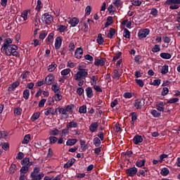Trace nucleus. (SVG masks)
Masks as SVG:
<instances>
[{
    "instance_id": "12",
    "label": "nucleus",
    "mask_w": 180,
    "mask_h": 180,
    "mask_svg": "<svg viewBox=\"0 0 180 180\" xmlns=\"http://www.w3.org/2000/svg\"><path fill=\"white\" fill-rule=\"evenodd\" d=\"M98 122H93L90 124L89 126V130L91 133H95V131H96V130H98Z\"/></svg>"
},
{
    "instance_id": "13",
    "label": "nucleus",
    "mask_w": 180,
    "mask_h": 180,
    "mask_svg": "<svg viewBox=\"0 0 180 180\" xmlns=\"http://www.w3.org/2000/svg\"><path fill=\"white\" fill-rule=\"evenodd\" d=\"M82 54H84V51L82 48H77L75 52V56L77 58L79 59L82 57Z\"/></svg>"
},
{
    "instance_id": "2",
    "label": "nucleus",
    "mask_w": 180,
    "mask_h": 180,
    "mask_svg": "<svg viewBox=\"0 0 180 180\" xmlns=\"http://www.w3.org/2000/svg\"><path fill=\"white\" fill-rule=\"evenodd\" d=\"M88 75V71L86 69H79V71L77 74L75 75L74 79L75 81H81V79H84Z\"/></svg>"
},
{
    "instance_id": "29",
    "label": "nucleus",
    "mask_w": 180,
    "mask_h": 180,
    "mask_svg": "<svg viewBox=\"0 0 180 180\" xmlns=\"http://www.w3.org/2000/svg\"><path fill=\"white\" fill-rule=\"evenodd\" d=\"M39 117H40V112H37L33 114V115L31 117V120L32 122H36V120H37V119H39Z\"/></svg>"
},
{
    "instance_id": "64",
    "label": "nucleus",
    "mask_w": 180,
    "mask_h": 180,
    "mask_svg": "<svg viewBox=\"0 0 180 180\" xmlns=\"http://www.w3.org/2000/svg\"><path fill=\"white\" fill-rule=\"evenodd\" d=\"M133 96V94H131V93L130 92H127L124 94V98H126V99L127 98H130Z\"/></svg>"
},
{
    "instance_id": "59",
    "label": "nucleus",
    "mask_w": 180,
    "mask_h": 180,
    "mask_svg": "<svg viewBox=\"0 0 180 180\" xmlns=\"http://www.w3.org/2000/svg\"><path fill=\"white\" fill-rule=\"evenodd\" d=\"M120 56H122V52H118L115 56L113 57L112 61H116V60H119L120 58Z\"/></svg>"
},
{
    "instance_id": "18",
    "label": "nucleus",
    "mask_w": 180,
    "mask_h": 180,
    "mask_svg": "<svg viewBox=\"0 0 180 180\" xmlns=\"http://www.w3.org/2000/svg\"><path fill=\"white\" fill-rule=\"evenodd\" d=\"M74 162H75V159L72 158L70 160L67 162L66 164L64 165V168H70V167H72L74 165Z\"/></svg>"
},
{
    "instance_id": "44",
    "label": "nucleus",
    "mask_w": 180,
    "mask_h": 180,
    "mask_svg": "<svg viewBox=\"0 0 180 180\" xmlns=\"http://www.w3.org/2000/svg\"><path fill=\"white\" fill-rule=\"evenodd\" d=\"M161 74H167L168 72V65H165L162 67L160 70Z\"/></svg>"
},
{
    "instance_id": "46",
    "label": "nucleus",
    "mask_w": 180,
    "mask_h": 180,
    "mask_svg": "<svg viewBox=\"0 0 180 180\" xmlns=\"http://www.w3.org/2000/svg\"><path fill=\"white\" fill-rule=\"evenodd\" d=\"M70 72H71V69L67 68L61 71V75H63V76L68 75Z\"/></svg>"
},
{
    "instance_id": "51",
    "label": "nucleus",
    "mask_w": 180,
    "mask_h": 180,
    "mask_svg": "<svg viewBox=\"0 0 180 180\" xmlns=\"http://www.w3.org/2000/svg\"><path fill=\"white\" fill-rule=\"evenodd\" d=\"M1 147L3 150H5V151H7L9 149V143H2Z\"/></svg>"
},
{
    "instance_id": "6",
    "label": "nucleus",
    "mask_w": 180,
    "mask_h": 180,
    "mask_svg": "<svg viewBox=\"0 0 180 180\" xmlns=\"http://www.w3.org/2000/svg\"><path fill=\"white\" fill-rule=\"evenodd\" d=\"M148 34H150V30L148 29L141 30L138 33L139 39H146Z\"/></svg>"
},
{
    "instance_id": "55",
    "label": "nucleus",
    "mask_w": 180,
    "mask_h": 180,
    "mask_svg": "<svg viewBox=\"0 0 180 180\" xmlns=\"http://www.w3.org/2000/svg\"><path fill=\"white\" fill-rule=\"evenodd\" d=\"M122 4H123V2H122V0H115L113 1V4L117 6V8H119V6L122 5Z\"/></svg>"
},
{
    "instance_id": "21",
    "label": "nucleus",
    "mask_w": 180,
    "mask_h": 180,
    "mask_svg": "<svg viewBox=\"0 0 180 180\" xmlns=\"http://www.w3.org/2000/svg\"><path fill=\"white\" fill-rule=\"evenodd\" d=\"M167 5H180V0H167L166 1Z\"/></svg>"
},
{
    "instance_id": "4",
    "label": "nucleus",
    "mask_w": 180,
    "mask_h": 180,
    "mask_svg": "<svg viewBox=\"0 0 180 180\" xmlns=\"http://www.w3.org/2000/svg\"><path fill=\"white\" fill-rule=\"evenodd\" d=\"M41 20L43 23H46V25H51V22H53V16L51 15L46 13L42 15Z\"/></svg>"
},
{
    "instance_id": "15",
    "label": "nucleus",
    "mask_w": 180,
    "mask_h": 180,
    "mask_svg": "<svg viewBox=\"0 0 180 180\" xmlns=\"http://www.w3.org/2000/svg\"><path fill=\"white\" fill-rule=\"evenodd\" d=\"M66 127L67 129H77V127H78V123L74 121H71L70 122L67 124Z\"/></svg>"
},
{
    "instance_id": "42",
    "label": "nucleus",
    "mask_w": 180,
    "mask_h": 180,
    "mask_svg": "<svg viewBox=\"0 0 180 180\" xmlns=\"http://www.w3.org/2000/svg\"><path fill=\"white\" fill-rule=\"evenodd\" d=\"M123 36L126 39H130V31H129V30H127V28H124Z\"/></svg>"
},
{
    "instance_id": "20",
    "label": "nucleus",
    "mask_w": 180,
    "mask_h": 180,
    "mask_svg": "<svg viewBox=\"0 0 180 180\" xmlns=\"http://www.w3.org/2000/svg\"><path fill=\"white\" fill-rule=\"evenodd\" d=\"M86 94L87 98H92V96H94V93L92 92V88L87 87L86 89Z\"/></svg>"
},
{
    "instance_id": "11",
    "label": "nucleus",
    "mask_w": 180,
    "mask_h": 180,
    "mask_svg": "<svg viewBox=\"0 0 180 180\" xmlns=\"http://www.w3.org/2000/svg\"><path fill=\"white\" fill-rule=\"evenodd\" d=\"M20 82L18 81L14 82L8 89L9 92H12L15 91V88H18L20 85Z\"/></svg>"
},
{
    "instance_id": "39",
    "label": "nucleus",
    "mask_w": 180,
    "mask_h": 180,
    "mask_svg": "<svg viewBox=\"0 0 180 180\" xmlns=\"http://www.w3.org/2000/svg\"><path fill=\"white\" fill-rule=\"evenodd\" d=\"M30 134H27L25 136L24 139L22 141V144H27L29 141H30Z\"/></svg>"
},
{
    "instance_id": "1",
    "label": "nucleus",
    "mask_w": 180,
    "mask_h": 180,
    "mask_svg": "<svg viewBox=\"0 0 180 180\" xmlns=\"http://www.w3.org/2000/svg\"><path fill=\"white\" fill-rule=\"evenodd\" d=\"M40 169L38 167H35L34 171L31 173V180H41V178L44 176V174L39 173Z\"/></svg>"
},
{
    "instance_id": "30",
    "label": "nucleus",
    "mask_w": 180,
    "mask_h": 180,
    "mask_svg": "<svg viewBox=\"0 0 180 180\" xmlns=\"http://www.w3.org/2000/svg\"><path fill=\"white\" fill-rule=\"evenodd\" d=\"M56 68H57V64H56L55 63H52L51 65L49 66L48 71L49 72H53V71H54Z\"/></svg>"
},
{
    "instance_id": "19",
    "label": "nucleus",
    "mask_w": 180,
    "mask_h": 180,
    "mask_svg": "<svg viewBox=\"0 0 180 180\" xmlns=\"http://www.w3.org/2000/svg\"><path fill=\"white\" fill-rule=\"evenodd\" d=\"M79 23V20H78V18H73L70 20V24L71 25V26H72L73 27L77 26V24Z\"/></svg>"
},
{
    "instance_id": "5",
    "label": "nucleus",
    "mask_w": 180,
    "mask_h": 180,
    "mask_svg": "<svg viewBox=\"0 0 180 180\" xmlns=\"http://www.w3.org/2000/svg\"><path fill=\"white\" fill-rule=\"evenodd\" d=\"M13 50L14 51L18 50V46L11 44V45L6 46V56H12V53L13 52Z\"/></svg>"
},
{
    "instance_id": "14",
    "label": "nucleus",
    "mask_w": 180,
    "mask_h": 180,
    "mask_svg": "<svg viewBox=\"0 0 180 180\" xmlns=\"http://www.w3.org/2000/svg\"><path fill=\"white\" fill-rule=\"evenodd\" d=\"M21 164L25 167H30L32 165V162H30V159L29 158H25L22 161Z\"/></svg>"
},
{
    "instance_id": "28",
    "label": "nucleus",
    "mask_w": 180,
    "mask_h": 180,
    "mask_svg": "<svg viewBox=\"0 0 180 180\" xmlns=\"http://www.w3.org/2000/svg\"><path fill=\"white\" fill-rule=\"evenodd\" d=\"M156 108L158 109V110H159L160 112H164L165 110V108H164V103L163 102H160L159 104L156 105Z\"/></svg>"
},
{
    "instance_id": "17",
    "label": "nucleus",
    "mask_w": 180,
    "mask_h": 180,
    "mask_svg": "<svg viewBox=\"0 0 180 180\" xmlns=\"http://www.w3.org/2000/svg\"><path fill=\"white\" fill-rule=\"evenodd\" d=\"M44 115L49 116V115H56V112H54V108H48L45 109Z\"/></svg>"
},
{
    "instance_id": "50",
    "label": "nucleus",
    "mask_w": 180,
    "mask_h": 180,
    "mask_svg": "<svg viewBox=\"0 0 180 180\" xmlns=\"http://www.w3.org/2000/svg\"><path fill=\"white\" fill-rule=\"evenodd\" d=\"M57 140H58V139H57V137H56V136H50L49 137V141H50L51 144H54V143H57Z\"/></svg>"
},
{
    "instance_id": "33",
    "label": "nucleus",
    "mask_w": 180,
    "mask_h": 180,
    "mask_svg": "<svg viewBox=\"0 0 180 180\" xmlns=\"http://www.w3.org/2000/svg\"><path fill=\"white\" fill-rule=\"evenodd\" d=\"M53 37H54V33L51 32L49 34V36L46 39L47 44H50V43H51V41H53Z\"/></svg>"
},
{
    "instance_id": "25",
    "label": "nucleus",
    "mask_w": 180,
    "mask_h": 180,
    "mask_svg": "<svg viewBox=\"0 0 180 180\" xmlns=\"http://www.w3.org/2000/svg\"><path fill=\"white\" fill-rule=\"evenodd\" d=\"M115 34H116V31L115 30V29L110 28L109 30V33L107 35V37H108V39H112Z\"/></svg>"
},
{
    "instance_id": "41",
    "label": "nucleus",
    "mask_w": 180,
    "mask_h": 180,
    "mask_svg": "<svg viewBox=\"0 0 180 180\" xmlns=\"http://www.w3.org/2000/svg\"><path fill=\"white\" fill-rule=\"evenodd\" d=\"M160 174L163 176H167V175L169 174V170L167 168H163L162 169Z\"/></svg>"
},
{
    "instance_id": "57",
    "label": "nucleus",
    "mask_w": 180,
    "mask_h": 180,
    "mask_svg": "<svg viewBox=\"0 0 180 180\" xmlns=\"http://www.w3.org/2000/svg\"><path fill=\"white\" fill-rule=\"evenodd\" d=\"M160 50V45H155L154 47L152 49L153 53H158Z\"/></svg>"
},
{
    "instance_id": "37",
    "label": "nucleus",
    "mask_w": 180,
    "mask_h": 180,
    "mask_svg": "<svg viewBox=\"0 0 180 180\" xmlns=\"http://www.w3.org/2000/svg\"><path fill=\"white\" fill-rule=\"evenodd\" d=\"M113 79H119L120 78V74L119 73V70H115L112 75Z\"/></svg>"
},
{
    "instance_id": "58",
    "label": "nucleus",
    "mask_w": 180,
    "mask_h": 180,
    "mask_svg": "<svg viewBox=\"0 0 180 180\" xmlns=\"http://www.w3.org/2000/svg\"><path fill=\"white\" fill-rule=\"evenodd\" d=\"M168 92H169V90L168 89V88L167 87L163 88L162 91V96H165V95H167Z\"/></svg>"
},
{
    "instance_id": "61",
    "label": "nucleus",
    "mask_w": 180,
    "mask_h": 180,
    "mask_svg": "<svg viewBox=\"0 0 180 180\" xmlns=\"http://www.w3.org/2000/svg\"><path fill=\"white\" fill-rule=\"evenodd\" d=\"M50 133L52 136H58V134L60 133V131H58V129H55L51 131Z\"/></svg>"
},
{
    "instance_id": "54",
    "label": "nucleus",
    "mask_w": 180,
    "mask_h": 180,
    "mask_svg": "<svg viewBox=\"0 0 180 180\" xmlns=\"http://www.w3.org/2000/svg\"><path fill=\"white\" fill-rule=\"evenodd\" d=\"M57 109H58L59 113H61L62 115H67V110L65 108H58ZM57 109L56 110V112H57Z\"/></svg>"
},
{
    "instance_id": "63",
    "label": "nucleus",
    "mask_w": 180,
    "mask_h": 180,
    "mask_svg": "<svg viewBox=\"0 0 180 180\" xmlns=\"http://www.w3.org/2000/svg\"><path fill=\"white\" fill-rule=\"evenodd\" d=\"M77 94H78V95L79 96H81V95H82V94H84V88L82 87H79L77 89Z\"/></svg>"
},
{
    "instance_id": "32",
    "label": "nucleus",
    "mask_w": 180,
    "mask_h": 180,
    "mask_svg": "<svg viewBox=\"0 0 180 180\" xmlns=\"http://www.w3.org/2000/svg\"><path fill=\"white\" fill-rule=\"evenodd\" d=\"M29 96H30V90L25 89L23 91V98L27 101L29 99Z\"/></svg>"
},
{
    "instance_id": "35",
    "label": "nucleus",
    "mask_w": 180,
    "mask_h": 180,
    "mask_svg": "<svg viewBox=\"0 0 180 180\" xmlns=\"http://www.w3.org/2000/svg\"><path fill=\"white\" fill-rule=\"evenodd\" d=\"M160 57L165 60H169V58H171V54L167 53H160Z\"/></svg>"
},
{
    "instance_id": "56",
    "label": "nucleus",
    "mask_w": 180,
    "mask_h": 180,
    "mask_svg": "<svg viewBox=\"0 0 180 180\" xmlns=\"http://www.w3.org/2000/svg\"><path fill=\"white\" fill-rule=\"evenodd\" d=\"M132 5H134V6H140V5H141V1L134 0L132 1Z\"/></svg>"
},
{
    "instance_id": "31",
    "label": "nucleus",
    "mask_w": 180,
    "mask_h": 180,
    "mask_svg": "<svg viewBox=\"0 0 180 180\" xmlns=\"http://www.w3.org/2000/svg\"><path fill=\"white\" fill-rule=\"evenodd\" d=\"M150 113L153 117H161V113L158 112L157 110H152Z\"/></svg>"
},
{
    "instance_id": "16",
    "label": "nucleus",
    "mask_w": 180,
    "mask_h": 180,
    "mask_svg": "<svg viewBox=\"0 0 180 180\" xmlns=\"http://www.w3.org/2000/svg\"><path fill=\"white\" fill-rule=\"evenodd\" d=\"M133 143H134L135 144H139V143H143V137H141V136H140V135H136L134 137Z\"/></svg>"
},
{
    "instance_id": "8",
    "label": "nucleus",
    "mask_w": 180,
    "mask_h": 180,
    "mask_svg": "<svg viewBox=\"0 0 180 180\" xmlns=\"http://www.w3.org/2000/svg\"><path fill=\"white\" fill-rule=\"evenodd\" d=\"M127 175L128 176H134L137 174V168L136 167H130L126 170Z\"/></svg>"
},
{
    "instance_id": "49",
    "label": "nucleus",
    "mask_w": 180,
    "mask_h": 180,
    "mask_svg": "<svg viewBox=\"0 0 180 180\" xmlns=\"http://www.w3.org/2000/svg\"><path fill=\"white\" fill-rule=\"evenodd\" d=\"M146 172H148V169L147 167H144L143 170H139V175H143V176H146Z\"/></svg>"
},
{
    "instance_id": "52",
    "label": "nucleus",
    "mask_w": 180,
    "mask_h": 180,
    "mask_svg": "<svg viewBox=\"0 0 180 180\" xmlns=\"http://www.w3.org/2000/svg\"><path fill=\"white\" fill-rule=\"evenodd\" d=\"M135 82H136L137 85H139L141 88H143V86H144V82H143V80L136 79H135Z\"/></svg>"
},
{
    "instance_id": "48",
    "label": "nucleus",
    "mask_w": 180,
    "mask_h": 180,
    "mask_svg": "<svg viewBox=\"0 0 180 180\" xmlns=\"http://www.w3.org/2000/svg\"><path fill=\"white\" fill-rule=\"evenodd\" d=\"M10 44H12V39H11V38L6 39L4 45L8 47V46H11Z\"/></svg>"
},
{
    "instance_id": "53",
    "label": "nucleus",
    "mask_w": 180,
    "mask_h": 180,
    "mask_svg": "<svg viewBox=\"0 0 180 180\" xmlns=\"http://www.w3.org/2000/svg\"><path fill=\"white\" fill-rule=\"evenodd\" d=\"M27 15H28V12L27 11H24L22 13H21V17H22L24 20H27Z\"/></svg>"
},
{
    "instance_id": "38",
    "label": "nucleus",
    "mask_w": 180,
    "mask_h": 180,
    "mask_svg": "<svg viewBox=\"0 0 180 180\" xmlns=\"http://www.w3.org/2000/svg\"><path fill=\"white\" fill-rule=\"evenodd\" d=\"M66 29H67V26H65V25H58V32L59 33H64V32H65Z\"/></svg>"
},
{
    "instance_id": "9",
    "label": "nucleus",
    "mask_w": 180,
    "mask_h": 180,
    "mask_svg": "<svg viewBox=\"0 0 180 180\" xmlns=\"http://www.w3.org/2000/svg\"><path fill=\"white\" fill-rule=\"evenodd\" d=\"M54 75L53 74H49L46 78H45V84L47 85H51L54 82Z\"/></svg>"
},
{
    "instance_id": "22",
    "label": "nucleus",
    "mask_w": 180,
    "mask_h": 180,
    "mask_svg": "<svg viewBox=\"0 0 180 180\" xmlns=\"http://www.w3.org/2000/svg\"><path fill=\"white\" fill-rule=\"evenodd\" d=\"M130 116H131V124H134V122H136V120H137V112H131Z\"/></svg>"
},
{
    "instance_id": "40",
    "label": "nucleus",
    "mask_w": 180,
    "mask_h": 180,
    "mask_svg": "<svg viewBox=\"0 0 180 180\" xmlns=\"http://www.w3.org/2000/svg\"><path fill=\"white\" fill-rule=\"evenodd\" d=\"M78 141L77 139H68L66 142L68 146H74Z\"/></svg>"
},
{
    "instance_id": "60",
    "label": "nucleus",
    "mask_w": 180,
    "mask_h": 180,
    "mask_svg": "<svg viewBox=\"0 0 180 180\" xmlns=\"http://www.w3.org/2000/svg\"><path fill=\"white\" fill-rule=\"evenodd\" d=\"M150 15H153V16H157V15H158V11L156 8H152Z\"/></svg>"
},
{
    "instance_id": "7",
    "label": "nucleus",
    "mask_w": 180,
    "mask_h": 180,
    "mask_svg": "<svg viewBox=\"0 0 180 180\" xmlns=\"http://www.w3.org/2000/svg\"><path fill=\"white\" fill-rule=\"evenodd\" d=\"M105 63H106V59L105 58H95L94 65L97 67H103L105 65Z\"/></svg>"
},
{
    "instance_id": "26",
    "label": "nucleus",
    "mask_w": 180,
    "mask_h": 180,
    "mask_svg": "<svg viewBox=\"0 0 180 180\" xmlns=\"http://www.w3.org/2000/svg\"><path fill=\"white\" fill-rule=\"evenodd\" d=\"M54 98L56 102H60V101L63 99V96L61 95V92L55 93Z\"/></svg>"
},
{
    "instance_id": "34",
    "label": "nucleus",
    "mask_w": 180,
    "mask_h": 180,
    "mask_svg": "<svg viewBox=\"0 0 180 180\" xmlns=\"http://www.w3.org/2000/svg\"><path fill=\"white\" fill-rule=\"evenodd\" d=\"M96 41L98 43V44H103V42L105 41L102 37V34H98V37H97V39H96Z\"/></svg>"
},
{
    "instance_id": "23",
    "label": "nucleus",
    "mask_w": 180,
    "mask_h": 180,
    "mask_svg": "<svg viewBox=\"0 0 180 180\" xmlns=\"http://www.w3.org/2000/svg\"><path fill=\"white\" fill-rule=\"evenodd\" d=\"M81 148L83 151H85V150H88V144L85 143V141L80 140L79 141Z\"/></svg>"
},
{
    "instance_id": "27",
    "label": "nucleus",
    "mask_w": 180,
    "mask_h": 180,
    "mask_svg": "<svg viewBox=\"0 0 180 180\" xmlns=\"http://www.w3.org/2000/svg\"><path fill=\"white\" fill-rule=\"evenodd\" d=\"M51 89L52 91L55 93L57 94L58 92H61L60 91V86H58V84H53L51 86Z\"/></svg>"
},
{
    "instance_id": "43",
    "label": "nucleus",
    "mask_w": 180,
    "mask_h": 180,
    "mask_svg": "<svg viewBox=\"0 0 180 180\" xmlns=\"http://www.w3.org/2000/svg\"><path fill=\"white\" fill-rule=\"evenodd\" d=\"M79 113H82V114L86 113V105H82L81 107H79Z\"/></svg>"
},
{
    "instance_id": "47",
    "label": "nucleus",
    "mask_w": 180,
    "mask_h": 180,
    "mask_svg": "<svg viewBox=\"0 0 180 180\" xmlns=\"http://www.w3.org/2000/svg\"><path fill=\"white\" fill-rule=\"evenodd\" d=\"M48 33L46 31H42L41 33L39 34V39L41 40H44L46 37L47 36Z\"/></svg>"
},
{
    "instance_id": "62",
    "label": "nucleus",
    "mask_w": 180,
    "mask_h": 180,
    "mask_svg": "<svg viewBox=\"0 0 180 180\" xmlns=\"http://www.w3.org/2000/svg\"><path fill=\"white\" fill-rule=\"evenodd\" d=\"M46 98L41 99L39 103V108H43L44 106V103H46Z\"/></svg>"
},
{
    "instance_id": "45",
    "label": "nucleus",
    "mask_w": 180,
    "mask_h": 180,
    "mask_svg": "<svg viewBox=\"0 0 180 180\" xmlns=\"http://www.w3.org/2000/svg\"><path fill=\"white\" fill-rule=\"evenodd\" d=\"M94 144L96 147H99L101 146V139L98 137L94 138Z\"/></svg>"
},
{
    "instance_id": "10",
    "label": "nucleus",
    "mask_w": 180,
    "mask_h": 180,
    "mask_svg": "<svg viewBox=\"0 0 180 180\" xmlns=\"http://www.w3.org/2000/svg\"><path fill=\"white\" fill-rule=\"evenodd\" d=\"M62 43H63V39L61 38V37H58L56 39V41H55L56 50H59L60 47H61Z\"/></svg>"
},
{
    "instance_id": "3",
    "label": "nucleus",
    "mask_w": 180,
    "mask_h": 180,
    "mask_svg": "<svg viewBox=\"0 0 180 180\" xmlns=\"http://www.w3.org/2000/svg\"><path fill=\"white\" fill-rule=\"evenodd\" d=\"M150 98L146 97L145 98H143L142 99H136L134 101V106L136 108V109H141L143 107V105L146 103V101H149Z\"/></svg>"
},
{
    "instance_id": "24",
    "label": "nucleus",
    "mask_w": 180,
    "mask_h": 180,
    "mask_svg": "<svg viewBox=\"0 0 180 180\" xmlns=\"http://www.w3.org/2000/svg\"><path fill=\"white\" fill-rule=\"evenodd\" d=\"M29 172V166H22L20 170V174H27Z\"/></svg>"
},
{
    "instance_id": "36",
    "label": "nucleus",
    "mask_w": 180,
    "mask_h": 180,
    "mask_svg": "<svg viewBox=\"0 0 180 180\" xmlns=\"http://www.w3.org/2000/svg\"><path fill=\"white\" fill-rule=\"evenodd\" d=\"M145 164H146V160H138L136 162V167H139V168H141V167H144Z\"/></svg>"
}]
</instances>
